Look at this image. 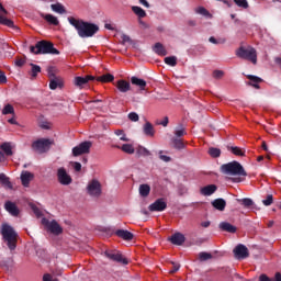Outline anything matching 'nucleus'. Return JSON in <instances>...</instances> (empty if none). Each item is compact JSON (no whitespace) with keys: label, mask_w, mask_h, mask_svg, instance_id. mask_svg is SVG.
<instances>
[{"label":"nucleus","mask_w":281,"mask_h":281,"mask_svg":"<svg viewBox=\"0 0 281 281\" xmlns=\"http://www.w3.org/2000/svg\"><path fill=\"white\" fill-rule=\"evenodd\" d=\"M68 22L70 25H72V27H75L80 38H91V36H95V34H98L100 31L98 25L76 19L74 16H68Z\"/></svg>","instance_id":"1"},{"label":"nucleus","mask_w":281,"mask_h":281,"mask_svg":"<svg viewBox=\"0 0 281 281\" xmlns=\"http://www.w3.org/2000/svg\"><path fill=\"white\" fill-rule=\"evenodd\" d=\"M0 234L2 236L3 243H5L10 251H14V249H16V244L19 243V233H16L14 227L4 223L1 225Z\"/></svg>","instance_id":"2"},{"label":"nucleus","mask_w":281,"mask_h":281,"mask_svg":"<svg viewBox=\"0 0 281 281\" xmlns=\"http://www.w3.org/2000/svg\"><path fill=\"white\" fill-rule=\"evenodd\" d=\"M30 52L31 54H53L55 56L60 54V52L54 47V44L47 41L37 42L35 46L30 47Z\"/></svg>","instance_id":"3"},{"label":"nucleus","mask_w":281,"mask_h":281,"mask_svg":"<svg viewBox=\"0 0 281 281\" xmlns=\"http://www.w3.org/2000/svg\"><path fill=\"white\" fill-rule=\"evenodd\" d=\"M221 171L223 175H231V176H239V177H247V172L243 165L238 161H232L228 164H224L221 166Z\"/></svg>","instance_id":"4"},{"label":"nucleus","mask_w":281,"mask_h":281,"mask_svg":"<svg viewBox=\"0 0 281 281\" xmlns=\"http://www.w3.org/2000/svg\"><path fill=\"white\" fill-rule=\"evenodd\" d=\"M236 56L238 58H243L244 60H249L250 63H252V65H257L258 63V53L256 52V48L251 46H248V47L240 46L236 50Z\"/></svg>","instance_id":"5"},{"label":"nucleus","mask_w":281,"mask_h":281,"mask_svg":"<svg viewBox=\"0 0 281 281\" xmlns=\"http://www.w3.org/2000/svg\"><path fill=\"white\" fill-rule=\"evenodd\" d=\"M87 193L89 194V196H92V199H100V196H102V184L100 183V181L93 179L88 182Z\"/></svg>","instance_id":"6"},{"label":"nucleus","mask_w":281,"mask_h":281,"mask_svg":"<svg viewBox=\"0 0 281 281\" xmlns=\"http://www.w3.org/2000/svg\"><path fill=\"white\" fill-rule=\"evenodd\" d=\"M42 225L46 227L47 232H50V234H54V236H60L63 234V227L56 220L49 221L47 218H42Z\"/></svg>","instance_id":"7"},{"label":"nucleus","mask_w":281,"mask_h":281,"mask_svg":"<svg viewBox=\"0 0 281 281\" xmlns=\"http://www.w3.org/2000/svg\"><path fill=\"white\" fill-rule=\"evenodd\" d=\"M50 146H52V140L47 138H42V139L35 140L32 145V148L35 153L43 155V153H47V150H49Z\"/></svg>","instance_id":"8"},{"label":"nucleus","mask_w":281,"mask_h":281,"mask_svg":"<svg viewBox=\"0 0 281 281\" xmlns=\"http://www.w3.org/2000/svg\"><path fill=\"white\" fill-rule=\"evenodd\" d=\"M91 146H93V144L90 140H86L79 144L78 146L74 147V157H80V155H89V153L91 151Z\"/></svg>","instance_id":"9"},{"label":"nucleus","mask_w":281,"mask_h":281,"mask_svg":"<svg viewBox=\"0 0 281 281\" xmlns=\"http://www.w3.org/2000/svg\"><path fill=\"white\" fill-rule=\"evenodd\" d=\"M57 181L58 183H60V186H71L74 179L71 178L69 172H67V169H65V167H60L57 170Z\"/></svg>","instance_id":"10"},{"label":"nucleus","mask_w":281,"mask_h":281,"mask_svg":"<svg viewBox=\"0 0 281 281\" xmlns=\"http://www.w3.org/2000/svg\"><path fill=\"white\" fill-rule=\"evenodd\" d=\"M104 256H106L109 260H112L113 262H119L120 265H128V259L124 258L122 254L115 250H106Z\"/></svg>","instance_id":"11"},{"label":"nucleus","mask_w":281,"mask_h":281,"mask_svg":"<svg viewBox=\"0 0 281 281\" xmlns=\"http://www.w3.org/2000/svg\"><path fill=\"white\" fill-rule=\"evenodd\" d=\"M233 254L237 260H245V258H249V249L243 244L237 245L234 248Z\"/></svg>","instance_id":"12"},{"label":"nucleus","mask_w":281,"mask_h":281,"mask_svg":"<svg viewBox=\"0 0 281 281\" xmlns=\"http://www.w3.org/2000/svg\"><path fill=\"white\" fill-rule=\"evenodd\" d=\"M8 10L0 3V25H7V27H15L14 22L8 18Z\"/></svg>","instance_id":"13"},{"label":"nucleus","mask_w":281,"mask_h":281,"mask_svg":"<svg viewBox=\"0 0 281 281\" xmlns=\"http://www.w3.org/2000/svg\"><path fill=\"white\" fill-rule=\"evenodd\" d=\"M166 207H168V203H166L165 200L160 198L149 205V212H164Z\"/></svg>","instance_id":"14"},{"label":"nucleus","mask_w":281,"mask_h":281,"mask_svg":"<svg viewBox=\"0 0 281 281\" xmlns=\"http://www.w3.org/2000/svg\"><path fill=\"white\" fill-rule=\"evenodd\" d=\"M90 80H95V77L88 75L86 77H76L74 80L75 87H78L79 89H82L85 85H88Z\"/></svg>","instance_id":"15"},{"label":"nucleus","mask_w":281,"mask_h":281,"mask_svg":"<svg viewBox=\"0 0 281 281\" xmlns=\"http://www.w3.org/2000/svg\"><path fill=\"white\" fill-rule=\"evenodd\" d=\"M115 87L120 93H128V90L131 89V82L121 79L116 81Z\"/></svg>","instance_id":"16"},{"label":"nucleus","mask_w":281,"mask_h":281,"mask_svg":"<svg viewBox=\"0 0 281 281\" xmlns=\"http://www.w3.org/2000/svg\"><path fill=\"white\" fill-rule=\"evenodd\" d=\"M34 180V173L30 171H22L21 172V182L24 188H30V181Z\"/></svg>","instance_id":"17"},{"label":"nucleus","mask_w":281,"mask_h":281,"mask_svg":"<svg viewBox=\"0 0 281 281\" xmlns=\"http://www.w3.org/2000/svg\"><path fill=\"white\" fill-rule=\"evenodd\" d=\"M4 210H7V212H9L11 216H19V207H16V204H14L13 202H5Z\"/></svg>","instance_id":"18"},{"label":"nucleus","mask_w":281,"mask_h":281,"mask_svg":"<svg viewBox=\"0 0 281 281\" xmlns=\"http://www.w3.org/2000/svg\"><path fill=\"white\" fill-rule=\"evenodd\" d=\"M170 241L172 243V245L181 246L186 243V236L181 233H176L170 237Z\"/></svg>","instance_id":"19"},{"label":"nucleus","mask_w":281,"mask_h":281,"mask_svg":"<svg viewBox=\"0 0 281 281\" xmlns=\"http://www.w3.org/2000/svg\"><path fill=\"white\" fill-rule=\"evenodd\" d=\"M248 80H250L248 82V85L250 87H254V89H260V82H262V78L254 76V75H247Z\"/></svg>","instance_id":"20"},{"label":"nucleus","mask_w":281,"mask_h":281,"mask_svg":"<svg viewBox=\"0 0 281 281\" xmlns=\"http://www.w3.org/2000/svg\"><path fill=\"white\" fill-rule=\"evenodd\" d=\"M220 229H222V232H228V234H236L237 232L236 226L232 225L229 222L220 223Z\"/></svg>","instance_id":"21"},{"label":"nucleus","mask_w":281,"mask_h":281,"mask_svg":"<svg viewBox=\"0 0 281 281\" xmlns=\"http://www.w3.org/2000/svg\"><path fill=\"white\" fill-rule=\"evenodd\" d=\"M213 207H215V210H218V212H225V207L227 206V202L220 198L216 199L212 202Z\"/></svg>","instance_id":"22"},{"label":"nucleus","mask_w":281,"mask_h":281,"mask_svg":"<svg viewBox=\"0 0 281 281\" xmlns=\"http://www.w3.org/2000/svg\"><path fill=\"white\" fill-rule=\"evenodd\" d=\"M115 235L123 240H133V233L124 229H119L115 232Z\"/></svg>","instance_id":"23"},{"label":"nucleus","mask_w":281,"mask_h":281,"mask_svg":"<svg viewBox=\"0 0 281 281\" xmlns=\"http://www.w3.org/2000/svg\"><path fill=\"white\" fill-rule=\"evenodd\" d=\"M216 192V186L214 184H209L204 188L201 189V194L204 196H212Z\"/></svg>","instance_id":"24"},{"label":"nucleus","mask_w":281,"mask_h":281,"mask_svg":"<svg viewBox=\"0 0 281 281\" xmlns=\"http://www.w3.org/2000/svg\"><path fill=\"white\" fill-rule=\"evenodd\" d=\"M131 82H132V85L139 87L140 91L146 90V80L137 78V77H132Z\"/></svg>","instance_id":"25"},{"label":"nucleus","mask_w":281,"mask_h":281,"mask_svg":"<svg viewBox=\"0 0 281 281\" xmlns=\"http://www.w3.org/2000/svg\"><path fill=\"white\" fill-rule=\"evenodd\" d=\"M144 134L148 137H155V127L150 122H146L143 127Z\"/></svg>","instance_id":"26"},{"label":"nucleus","mask_w":281,"mask_h":281,"mask_svg":"<svg viewBox=\"0 0 281 281\" xmlns=\"http://www.w3.org/2000/svg\"><path fill=\"white\" fill-rule=\"evenodd\" d=\"M153 49L155 54H158V56H166L168 54V52H166V47H164V44L161 43H156Z\"/></svg>","instance_id":"27"},{"label":"nucleus","mask_w":281,"mask_h":281,"mask_svg":"<svg viewBox=\"0 0 281 281\" xmlns=\"http://www.w3.org/2000/svg\"><path fill=\"white\" fill-rule=\"evenodd\" d=\"M53 12H56L57 14H67V10L65 9V5L61 3H55L50 5Z\"/></svg>","instance_id":"28"},{"label":"nucleus","mask_w":281,"mask_h":281,"mask_svg":"<svg viewBox=\"0 0 281 281\" xmlns=\"http://www.w3.org/2000/svg\"><path fill=\"white\" fill-rule=\"evenodd\" d=\"M43 19H45V21H47V23H49L50 25H59V21L58 18H56L55 15L52 14H43L42 15Z\"/></svg>","instance_id":"29"},{"label":"nucleus","mask_w":281,"mask_h":281,"mask_svg":"<svg viewBox=\"0 0 281 281\" xmlns=\"http://www.w3.org/2000/svg\"><path fill=\"white\" fill-rule=\"evenodd\" d=\"M60 85H63V81L60 80V78L54 77L49 81V89H52L54 91V90L58 89V87H60Z\"/></svg>","instance_id":"30"},{"label":"nucleus","mask_w":281,"mask_h":281,"mask_svg":"<svg viewBox=\"0 0 281 281\" xmlns=\"http://www.w3.org/2000/svg\"><path fill=\"white\" fill-rule=\"evenodd\" d=\"M173 148L177 150H183L186 148V143L181 138H172Z\"/></svg>","instance_id":"31"},{"label":"nucleus","mask_w":281,"mask_h":281,"mask_svg":"<svg viewBox=\"0 0 281 281\" xmlns=\"http://www.w3.org/2000/svg\"><path fill=\"white\" fill-rule=\"evenodd\" d=\"M138 192H139L140 196H144V198L148 196V194H150V186L140 184Z\"/></svg>","instance_id":"32"},{"label":"nucleus","mask_w":281,"mask_h":281,"mask_svg":"<svg viewBox=\"0 0 281 281\" xmlns=\"http://www.w3.org/2000/svg\"><path fill=\"white\" fill-rule=\"evenodd\" d=\"M132 12H134L138 19H144L146 16V11L140 7H132Z\"/></svg>","instance_id":"33"},{"label":"nucleus","mask_w":281,"mask_h":281,"mask_svg":"<svg viewBox=\"0 0 281 281\" xmlns=\"http://www.w3.org/2000/svg\"><path fill=\"white\" fill-rule=\"evenodd\" d=\"M98 82H113L115 77L111 74H106L97 78Z\"/></svg>","instance_id":"34"},{"label":"nucleus","mask_w":281,"mask_h":281,"mask_svg":"<svg viewBox=\"0 0 281 281\" xmlns=\"http://www.w3.org/2000/svg\"><path fill=\"white\" fill-rule=\"evenodd\" d=\"M117 148H121V150L127 155H133L135 153V147H133L131 144H124L122 147L117 146Z\"/></svg>","instance_id":"35"},{"label":"nucleus","mask_w":281,"mask_h":281,"mask_svg":"<svg viewBox=\"0 0 281 281\" xmlns=\"http://www.w3.org/2000/svg\"><path fill=\"white\" fill-rule=\"evenodd\" d=\"M228 150H231V153H233V155H236L237 157H245V151L240 148V147H227Z\"/></svg>","instance_id":"36"},{"label":"nucleus","mask_w":281,"mask_h":281,"mask_svg":"<svg viewBox=\"0 0 281 281\" xmlns=\"http://www.w3.org/2000/svg\"><path fill=\"white\" fill-rule=\"evenodd\" d=\"M136 153L139 157H150V151L146 147L138 146Z\"/></svg>","instance_id":"37"},{"label":"nucleus","mask_w":281,"mask_h":281,"mask_svg":"<svg viewBox=\"0 0 281 281\" xmlns=\"http://www.w3.org/2000/svg\"><path fill=\"white\" fill-rule=\"evenodd\" d=\"M0 183H2V186H5L7 188H12L10 178H8L5 173H0Z\"/></svg>","instance_id":"38"},{"label":"nucleus","mask_w":281,"mask_h":281,"mask_svg":"<svg viewBox=\"0 0 281 281\" xmlns=\"http://www.w3.org/2000/svg\"><path fill=\"white\" fill-rule=\"evenodd\" d=\"M237 201L240 203V205H244V207H251V205H254V200L249 198L238 199Z\"/></svg>","instance_id":"39"},{"label":"nucleus","mask_w":281,"mask_h":281,"mask_svg":"<svg viewBox=\"0 0 281 281\" xmlns=\"http://www.w3.org/2000/svg\"><path fill=\"white\" fill-rule=\"evenodd\" d=\"M0 148L1 150H3V153H5L8 157L12 155V146L10 145V143L2 144Z\"/></svg>","instance_id":"40"},{"label":"nucleus","mask_w":281,"mask_h":281,"mask_svg":"<svg viewBox=\"0 0 281 281\" xmlns=\"http://www.w3.org/2000/svg\"><path fill=\"white\" fill-rule=\"evenodd\" d=\"M2 115H14V106H12V104L4 105Z\"/></svg>","instance_id":"41"},{"label":"nucleus","mask_w":281,"mask_h":281,"mask_svg":"<svg viewBox=\"0 0 281 281\" xmlns=\"http://www.w3.org/2000/svg\"><path fill=\"white\" fill-rule=\"evenodd\" d=\"M31 74H32V78H36V76H38V74H41V66L36 65V64H31Z\"/></svg>","instance_id":"42"},{"label":"nucleus","mask_w":281,"mask_h":281,"mask_svg":"<svg viewBox=\"0 0 281 281\" xmlns=\"http://www.w3.org/2000/svg\"><path fill=\"white\" fill-rule=\"evenodd\" d=\"M166 65H169L170 67H176L177 66V57L170 56L165 58Z\"/></svg>","instance_id":"43"},{"label":"nucleus","mask_w":281,"mask_h":281,"mask_svg":"<svg viewBox=\"0 0 281 281\" xmlns=\"http://www.w3.org/2000/svg\"><path fill=\"white\" fill-rule=\"evenodd\" d=\"M114 134L120 137L121 142H128V138L126 137V134L123 130H115Z\"/></svg>","instance_id":"44"},{"label":"nucleus","mask_w":281,"mask_h":281,"mask_svg":"<svg viewBox=\"0 0 281 281\" xmlns=\"http://www.w3.org/2000/svg\"><path fill=\"white\" fill-rule=\"evenodd\" d=\"M234 3L238 5V8H244V10L249 8V2H247V0H234Z\"/></svg>","instance_id":"45"},{"label":"nucleus","mask_w":281,"mask_h":281,"mask_svg":"<svg viewBox=\"0 0 281 281\" xmlns=\"http://www.w3.org/2000/svg\"><path fill=\"white\" fill-rule=\"evenodd\" d=\"M209 155H211V157H221V149L211 147L209 149Z\"/></svg>","instance_id":"46"},{"label":"nucleus","mask_w":281,"mask_h":281,"mask_svg":"<svg viewBox=\"0 0 281 281\" xmlns=\"http://www.w3.org/2000/svg\"><path fill=\"white\" fill-rule=\"evenodd\" d=\"M263 205H266V207H269V205L273 204V194H268L266 200H262Z\"/></svg>","instance_id":"47"},{"label":"nucleus","mask_w":281,"mask_h":281,"mask_svg":"<svg viewBox=\"0 0 281 281\" xmlns=\"http://www.w3.org/2000/svg\"><path fill=\"white\" fill-rule=\"evenodd\" d=\"M127 117L131 122H139V114L136 112H131Z\"/></svg>","instance_id":"48"},{"label":"nucleus","mask_w":281,"mask_h":281,"mask_svg":"<svg viewBox=\"0 0 281 281\" xmlns=\"http://www.w3.org/2000/svg\"><path fill=\"white\" fill-rule=\"evenodd\" d=\"M212 258V255L210 252H200L199 259L203 261L210 260Z\"/></svg>","instance_id":"49"},{"label":"nucleus","mask_w":281,"mask_h":281,"mask_svg":"<svg viewBox=\"0 0 281 281\" xmlns=\"http://www.w3.org/2000/svg\"><path fill=\"white\" fill-rule=\"evenodd\" d=\"M196 13L198 14H202V16H210V11H207L205 8L203 7H199L196 9Z\"/></svg>","instance_id":"50"},{"label":"nucleus","mask_w":281,"mask_h":281,"mask_svg":"<svg viewBox=\"0 0 281 281\" xmlns=\"http://www.w3.org/2000/svg\"><path fill=\"white\" fill-rule=\"evenodd\" d=\"M186 134H187V133H186V128H183V127L177 128V130L175 131L176 137H183V135H186Z\"/></svg>","instance_id":"51"},{"label":"nucleus","mask_w":281,"mask_h":281,"mask_svg":"<svg viewBox=\"0 0 281 281\" xmlns=\"http://www.w3.org/2000/svg\"><path fill=\"white\" fill-rule=\"evenodd\" d=\"M15 65L16 67H23V65H25V57H18L15 59Z\"/></svg>","instance_id":"52"},{"label":"nucleus","mask_w":281,"mask_h":281,"mask_svg":"<svg viewBox=\"0 0 281 281\" xmlns=\"http://www.w3.org/2000/svg\"><path fill=\"white\" fill-rule=\"evenodd\" d=\"M8 82V77H5V72L0 70V85H5Z\"/></svg>","instance_id":"53"},{"label":"nucleus","mask_w":281,"mask_h":281,"mask_svg":"<svg viewBox=\"0 0 281 281\" xmlns=\"http://www.w3.org/2000/svg\"><path fill=\"white\" fill-rule=\"evenodd\" d=\"M172 269L169 271V273H177L179 269H181V266L179 263L171 262Z\"/></svg>","instance_id":"54"},{"label":"nucleus","mask_w":281,"mask_h":281,"mask_svg":"<svg viewBox=\"0 0 281 281\" xmlns=\"http://www.w3.org/2000/svg\"><path fill=\"white\" fill-rule=\"evenodd\" d=\"M72 168L76 172H80V170H82V165L80 162H74Z\"/></svg>","instance_id":"55"},{"label":"nucleus","mask_w":281,"mask_h":281,"mask_svg":"<svg viewBox=\"0 0 281 281\" xmlns=\"http://www.w3.org/2000/svg\"><path fill=\"white\" fill-rule=\"evenodd\" d=\"M33 212H34L35 216H37V218H41V216H43V213L36 206H33Z\"/></svg>","instance_id":"56"},{"label":"nucleus","mask_w":281,"mask_h":281,"mask_svg":"<svg viewBox=\"0 0 281 281\" xmlns=\"http://www.w3.org/2000/svg\"><path fill=\"white\" fill-rule=\"evenodd\" d=\"M214 78H223V71L222 70H215L213 72Z\"/></svg>","instance_id":"57"},{"label":"nucleus","mask_w":281,"mask_h":281,"mask_svg":"<svg viewBox=\"0 0 281 281\" xmlns=\"http://www.w3.org/2000/svg\"><path fill=\"white\" fill-rule=\"evenodd\" d=\"M121 40H122L123 43H131V37L126 34H123L121 36Z\"/></svg>","instance_id":"58"},{"label":"nucleus","mask_w":281,"mask_h":281,"mask_svg":"<svg viewBox=\"0 0 281 281\" xmlns=\"http://www.w3.org/2000/svg\"><path fill=\"white\" fill-rule=\"evenodd\" d=\"M54 279V277H52V274L46 273L43 276V281H52Z\"/></svg>","instance_id":"59"},{"label":"nucleus","mask_w":281,"mask_h":281,"mask_svg":"<svg viewBox=\"0 0 281 281\" xmlns=\"http://www.w3.org/2000/svg\"><path fill=\"white\" fill-rule=\"evenodd\" d=\"M168 122H169L168 116H165L164 120L158 124H160V126H168Z\"/></svg>","instance_id":"60"},{"label":"nucleus","mask_w":281,"mask_h":281,"mask_svg":"<svg viewBox=\"0 0 281 281\" xmlns=\"http://www.w3.org/2000/svg\"><path fill=\"white\" fill-rule=\"evenodd\" d=\"M47 71H48V77L50 78V80H52V78H56V75H54V68L49 67Z\"/></svg>","instance_id":"61"},{"label":"nucleus","mask_w":281,"mask_h":281,"mask_svg":"<svg viewBox=\"0 0 281 281\" xmlns=\"http://www.w3.org/2000/svg\"><path fill=\"white\" fill-rule=\"evenodd\" d=\"M259 281H273V280H271L269 277H267V274H261L259 277Z\"/></svg>","instance_id":"62"},{"label":"nucleus","mask_w":281,"mask_h":281,"mask_svg":"<svg viewBox=\"0 0 281 281\" xmlns=\"http://www.w3.org/2000/svg\"><path fill=\"white\" fill-rule=\"evenodd\" d=\"M159 159H161V161H166V162H168V161H170V157L169 156H166V155H159Z\"/></svg>","instance_id":"63"},{"label":"nucleus","mask_w":281,"mask_h":281,"mask_svg":"<svg viewBox=\"0 0 281 281\" xmlns=\"http://www.w3.org/2000/svg\"><path fill=\"white\" fill-rule=\"evenodd\" d=\"M274 280H276V281H281V273H280V272H277V273H276Z\"/></svg>","instance_id":"64"}]
</instances>
